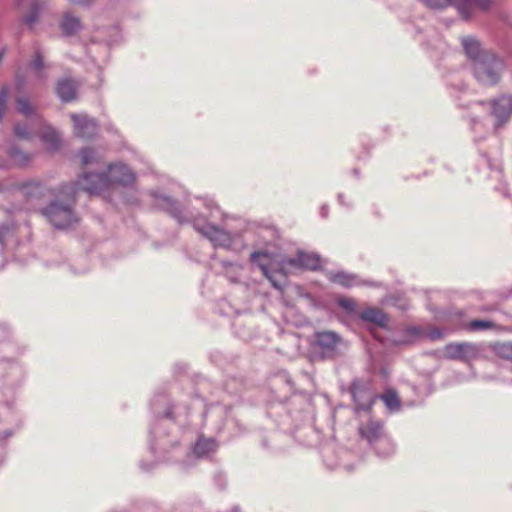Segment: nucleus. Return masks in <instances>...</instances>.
Instances as JSON below:
<instances>
[{"label": "nucleus", "mask_w": 512, "mask_h": 512, "mask_svg": "<svg viewBox=\"0 0 512 512\" xmlns=\"http://www.w3.org/2000/svg\"><path fill=\"white\" fill-rule=\"evenodd\" d=\"M80 157L84 165L90 164L95 160L94 152L89 148L82 149L80 151Z\"/></svg>", "instance_id": "obj_32"}, {"label": "nucleus", "mask_w": 512, "mask_h": 512, "mask_svg": "<svg viewBox=\"0 0 512 512\" xmlns=\"http://www.w3.org/2000/svg\"><path fill=\"white\" fill-rule=\"evenodd\" d=\"M60 28L66 36L76 34L81 30L82 24L79 18L71 13H65L60 23Z\"/></svg>", "instance_id": "obj_16"}, {"label": "nucleus", "mask_w": 512, "mask_h": 512, "mask_svg": "<svg viewBox=\"0 0 512 512\" xmlns=\"http://www.w3.org/2000/svg\"><path fill=\"white\" fill-rule=\"evenodd\" d=\"M56 91L62 101L69 102L75 99L77 87L74 81L64 79L58 82Z\"/></svg>", "instance_id": "obj_15"}, {"label": "nucleus", "mask_w": 512, "mask_h": 512, "mask_svg": "<svg viewBox=\"0 0 512 512\" xmlns=\"http://www.w3.org/2000/svg\"><path fill=\"white\" fill-rule=\"evenodd\" d=\"M504 67V62L491 52L482 54L481 59H475L471 65L476 80L486 86L498 83Z\"/></svg>", "instance_id": "obj_3"}, {"label": "nucleus", "mask_w": 512, "mask_h": 512, "mask_svg": "<svg viewBox=\"0 0 512 512\" xmlns=\"http://www.w3.org/2000/svg\"><path fill=\"white\" fill-rule=\"evenodd\" d=\"M216 213H219L222 215V213L219 211L218 207L215 206L214 210L211 212V216L216 218V215H215Z\"/></svg>", "instance_id": "obj_38"}, {"label": "nucleus", "mask_w": 512, "mask_h": 512, "mask_svg": "<svg viewBox=\"0 0 512 512\" xmlns=\"http://www.w3.org/2000/svg\"><path fill=\"white\" fill-rule=\"evenodd\" d=\"M429 338L432 340L440 339L443 336V333L438 329H432L429 331Z\"/></svg>", "instance_id": "obj_35"}, {"label": "nucleus", "mask_w": 512, "mask_h": 512, "mask_svg": "<svg viewBox=\"0 0 512 512\" xmlns=\"http://www.w3.org/2000/svg\"><path fill=\"white\" fill-rule=\"evenodd\" d=\"M28 0H17V5L23 8Z\"/></svg>", "instance_id": "obj_37"}, {"label": "nucleus", "mask_w": 512, "mask_h": 512, "mask_svg": "<svg viewBox=\"0 0 512 512\" xmlns=\"http://www.w3.org/2000/svg\"><path fill=\"white\" fill-rule=\"evenodd\" d=\"M44 68H45V65H44L43 59H42L41 55L37 54V56L31 63V69L34 72L35 76L38 77L39 79L43 78L42 70Z\"/></svg>", "instance_id": "obj_30"}, {"label": "nucleus", "mask_w": 512, "mask_h": 512, "mask_svg": "<svg viewBox=\"0 0 512 512\" xmlns=\"http://www.w3.org/2000/svg\"><path fill=\"white\" fill-rule=\"evenodd\" d=\"M6 214L5 211L0 210V216ZM14 229V223L12 221H7L5 223H0V245L3 247L5 244L6 238L12 234Z\"/></svg>", "instance_id": "obj_26"}, {"label": "nucleus", "mask_w": 512, "mask_h": 512, "mask_svg": "<svg viewBox=\"0 0 512 512\" xmlns=\"http://www.w3.org/2000/svg\"><path fill=\"white\" fill-rule=\"evenodd\" d=\"M315 341L324 356L334 355L338 345L341 343V337L332 331H322L315 333Z\"/></svg>", "instance_id": "obj_10"}, {"label": "nucleus", "mask_w": 512, "mask_h": 512, "mask_svg": "<svg viewBox=\"0 0 512 512\" xmlns=\"http://www.w3.org/2000/svg\"><path fill=\"white\" fill-rule=\"evenodd\" d=\"M74 133L81 138L90 139L97 134L98 127L94 119L84 114H72Z\"/></svg>", "instance_id": "obj_9"}, {"label": "nucleus", "mask_w": 512, "mask_h": 512, "mask_svg": "<svg viewBox=\"0 0 512 512\" xmlns=\"http://www.w3.org/2000/svg\"><path fill=\"white\" fill-rule=\"evenodd\" d=\"M361 319L365 322H371L379 327H385L387 325V316L378 308H367L361 315Z\"/></svg>", "instance_id": "obj_17"}, {"label": "nucleus", "mask_w": 512, "mask_h": 512, "mask_svg": "<svg viewBox=\"0 0 512 512\" xmlns=\"http://www.w3.org/2000/svg\"><path fill=\"white\" fill-rule=\"evenodd\" d=\"M17 110L25 115L30 116L34 112V108L30 104L29 100L27 98L20 97L16 101Z\"/></svg>", "instance_id": "obj_29"}, {"label": "nucleus", "mask_w": 512, "mask_h": 512, "mask_svg": "<svg viewBox=\"0 0 512 512\" xmlns=\"http://www.w3.org/2000/svg\"><path fill=\"white\" fill-rule=\"evenodd\" d=\"M7 101H8V89L4 87L0 91V121L2 120V118L5 114Z\"/></svg>", "instance_id": "obj_31"}, {"label": "nucleus", "mask_w": 512, "mask_h": 512, "mask_svg": "<svg viewBox=\"0 0 512 512\" xmlns=\"http://www.w3.org/2000/svg\"><path fill=\"white\" fill-rule=\"evenodd\" d=\"M49 222L57 229H66L77 222L70 204H62L59 201L51 202L43 211Z\"/></svg>", "instance_id": "obj_4"}, {"label": "nucleus", "mask_w": 512, "mask_h": 512, "mask_svg": "<svg viewBox=\"0 0 512 512\" xmlns=\"http://www.w3.org/2000/svg\"><path fill=\"white\" fill-rule=\"evenodd\" d=\"M339 305L347 310L349 313H352L355 311L356 304L354 300L350 298H342L338 301Z\"/></svg>", "instance_id": "obj_33"}, {"label": "nucleus", "mask_w": 512, "mask_h": 512, "mask_svg": "<svg viewBox=\"0 0 512 512\" xmlns=\"http://www.w3.org/2000/svg\"><path fill=\"white\" fill-rule=\"evenodd\" d=\"M350 390L356 404V413L360 411L370 412L377 399V395L372 390L371 383L356 379L352 382Z\"/></svg>", "instance_id": "obj_6"}, {"label": "nucleus", "mask_w": 512, "mask_h": 512, "mask_svg": "<svg viewBox=\"0 0 512 512\" xmlns=\"http://www.w3.org/2000/svg\"><path fill=\"white\" fill-rule=\"evenodd\" d=\"M7 152H8V155H9L13 165H15V166H19V167L26 166L31 160L30 154H27V153L19 150L15 146H11Z\"/></svg>", "instance_id": "obj_22"}, {"label": "nucleus", "mask_w": 512, "mask_h": 512, "mask_svg": "<svg viewBox=\"0 0 512 512\" xmlns=\"http://www.w3.org/2000/svg\"><path fill=\"white\" fill-rule=\"evenodd\" d=\"M331 279L333 282L338 283L344 287H352L357 284L356 277L345 272H337L333 274Z\"/></svg>", "instance_id": "obj_25"}, {"label": "nucleus", "mask_w": 512, "mask_h": 512, "mask_svg": "<svg viewBox=\"0 0 512 512\" xmlns=\"http://www.w3.org/2000/svg\"><path fill=\"white\" fill-rule=\"evenodd\" d=\"M461 43L465 54L471 61V65L474 63L475 59H481L482 54L490 53L489 51L483 50L480 42L474 37H463Z\"/></svg>", "instance_id": "obj_13"}, {"label": "nucleus", "mask_w": 512, "mask_h": 512, "mask_svg": "<svg viewBox=\"0 0 512 512\" xmlns=\"http://www.w3.org/2000/svg\"><path fill=\"white\" fill-rule=\"evenodd\" d=\"M29 8V12L24 15L23 21L26 25L32 27L38 21L43 10V6L36 1H30Z\"/></svg>", "instance_id": "obj_23"}, {"label": "nucleus", "mask_w": 512, "mask_h": 512, "mask_svg": "<svg viewBox=\"0 0 512 512\" xmlns=\"http://www.w3.org/2000/svg\"><path fill=\"white\" fill-rule=\"evenodd\" d=\"M211 206H212V202H209V203L207 204V207L210 209V208H211Z\"/></svg>", "instance_id": "obj_42"}, {"label": "nucleus", "mask_w": 512, "mask_h": 512, "mask_svg": "<svg viewBox=\"0 0 512 512\" xmlns=\"http://www.w3.org/2000/svg\"><path fill=\"white\" fill-rule=\"evenodd\" d=\"M222 264L226 276L230 278L232 281H237L239 278L240 271L242 269L241 265L230 262H223Z\"/></svg>", "instance_id": "obj_27"}, {"label": "nucleus", "mask_w": 512, "mask_h": 512, "mask_svg": "<svg viewBox=\"0 0 512 512\" xmlns=\"http://www.w3.org/2000/svg\"><path fill=\"white\" fill-rule=\"evenodd\" d=\"M73 3L79 4V5H88L91 0H70Z\"/></svg>", "instance_id": "obj_36"}, {"label": "nucleus", "mask_w": 512, "mask_h": 512, "mask_svg": "<svg viewBox=\"0 0 512 512\" xmlns=\"http://www.w3.org/2000/svg\"><path fill=\"white\" fill-rule=\"evenodd\" d=\"M75 201V198L74 196L72 195L71 198H70V202L73 203Z\"/></svg>", "instance_id": "obj_40"}, {"label": "nucleus", "mask_w": 512, "mask_h": 512, "mask_svg": "<svg viewBox=\"0 0 512 512\" xmlns=\"http://www.w3.org/2000/svg\"><path fill=\"white\" fill-rule=\"evenodd\" d=\"M499 354L504 358L512 360V343L502 344L499 348Z\"/></svg>", "instance_id": "obj_34"}, {"label": "nucleus", "mask_w": 512, "mask_h": 512, "mask_svg": "<svg viewBox=\"0 0 512 512\" xmlns=\"http://www.w3.org/2000/svg\"><path fill=\"white\" fill-rule=\"evenodd\" d=\"M491 5V0H457L456 8L463 18L470 16L472 6H477L481 10H487Z\"/></svg>", "instance_id": "obj_14"}, {"label": "nucleus", "mask_w": 512, "mask_h": 512, "mask_svg": "<svg viewBox=\"0 0 512 512\" xmlns=\"http://www.w3.org/2000/svg\"><path fill=\"white\" fill-rule=\"evenodd\" d=\"M37 124L40 131H34L32 133L26 126L16 125L14 127V134L20 139H30L34 133L38 134L47 150L54 151L58 149L61 139L57 131L50 126L45 125L41 119L37 120Z\"/></svg>", "instance_id": "obj_5"}, {"label": "nucleus", "mask_w": 512, "mask_h": 512, "mask_svg": "<svg viewBox=\"0 0 512 512\" xmlns=\"http://www.w3.org/2000/svg\"><path fill=\"white\" fill-rule=\"evenodd\" d=\"M22 194L28 199H38L45 195V189L40 182L32 181L21 186Z\"/></svg>", "instance_id": "obj_19"}, {"label": "nucleus", "mask_w": 512, "mask_h": 512, "mask_svg": "<svg viewBox=\"0 0 512 512\" xmlns=\"http://www.w3.org/2000/svg\"><path fill=\"white\" fill-rule=\"evenodd\" d=\"M358 433L362 439L367 440L375 448L378 455L387 457L393 454L394 445L391 439L385 435L380 421L368 418L366 422L359 425Z\"/></svg>", "instance_id": "obj_2"}, {"label": "nucleus", "mask_w": 512, "mask_h": 512, "mask_svg": "<svg viewBox=\"0 0 512 512\" xmlns=\"http://www.w3.org/2000/svg\"><path fill=\"white\" fill-rule=\"evenodd\" d=\"M444 354L450 360L469 362L479 356L480 349L474 343H450L444 347Z\"/></svg>", "instance_id": "obj_8"}, {"label": "nucleus", "mask_w": 512, "mask_h": 512, "mask_svg": "<svg viewBox=\"0 0 512 512\" xmlns=\"http://www.w3.org/2000/svg\"><path fill=\"white\" fill-rule=\"evenodd\" d=\"M133 172L123 164L109 165L102 174L85 173L78 180V189L90 194H98L112 185L127 186L134 182Z\"/></svg>", "instance_id": "obj_1"}, {"label": "nucleus", "mask_w": 512, "mask_h": 512, "mask_svg": "<svg viewBox=\"0 0 512 512\" xmlns=\"http://www.w3.org/2000/svg\"><path fill=\"white\" fill-rule=\"evenodd\" d=\"M321 215H322L323 217H326V216H327V209H326V207H324V206L321 208Z\"/></svg>", "instance_id": "obj_39"}, {"label": "nucleus", "mask_w": 512, "mask_h": 512, "mask_svg": "<svg viewBox=\"0 0 512 512\" xmlns=\"http://www.w3.org/2000/svg\"><path fill=\"white\" fill-rule=\"evenodd\" d=\"M153 197L155 199L156 207L170 213L173 217L181 221L179 210L170 198L156 193H153Z\"/></svg>", "instance_id": "obj_18"}, {"label": "nucleus", "mask_w": 512, "mask_h": 512, "mask_svg": "<svg viewBox=\"0 0 512 512\" xmlns=\"http://www.w3.org/2000/svg\"><path fill=\"white\" fill-rule=\"evenodd\" d=\"M216 448L217 444L213 439H200L195 444L193 452L197 457H205L214 452Z\"/></svg>", "instance_id": "obj_21"}, {"label": "nucleus", "mask_w": 512, "mask_h": 512, "mask_svg": "<svg viewBox=\"0 0 512 512\" xmlns=\"http://www.w3.org/2000/svg\"><path fill=\"white\" fill-rule=\"evenodd\" d=\"M512 114V96L503 95L492 102V115L496 118V127L505 123Z\"/></svg>", "instance_id": "obj_11"}, {"label": "nucleus", "mask_w": 512, "mask_h": 512, "mask_svg": "<svg viewBox=\"0 0 512 512\" xmlns=\"http://www.w3.org/2000/svg\"><path fill=\"white\" fill-rule=\"evenodd\" d=\"M288 263L292 266L316 270L321 265V259L317 254L300 252L296 258L290 259Z\"/></svg>", "instance_id": "obj_12"}, {"label": "nucleus", "mask_w": 512, "mask_h": 512, "mask_svg": "<svg viewBox=\"0 0 512 512\" xmlns=\"http://www.w3.org/2000/svg\"><path fill=\"white\" fill-rule=\"evenodd\" d=\"M193 226L195 230L209 239L214 247H221L225 249H230L232 247L234 239L231 233L211 223L201 224L198 219H195Z\"/></svg>", "instance_id": "obj_7"}, {"label": "nucleus", "mask_w": 512, "mask_h": 512, "mask_svg": "<svg viewBox=\"0 0 512 512\" xmlns=\"http://www.w3.org/2000/svg\"><path fill=\"white\" fill-rule=\"evenodd\" d=\"M495 324L489 320H473L467 324V329L470 331H482L492 329Z\"/></svg>", "instance_id": "obj_28"}, {"label": "nucleus", "mask_w": 512, "mask_h": 512, "mask_svg": "<svg viewBox=\"0 0 512 512\" xmlns=\"http://www.w3.org/2000/svg\"><path fill=\"white\" fill-rule=\"evenodd\" d=\"M4 167H5L4 163L0 162V168H4Z\"/></svg>", "instance_id": "obj_41"}, {"label": "nucleus", "mask_w": 512, "mask_h": 512, "mask_svg": "<svg viewBox=\"0 0 512 512\" xmlns=\"http://www.w3.org/2000/svg\"><path fill=\"white\" fill-rule=\"evenodd\" d=\"M380 398L391 412H396L400 409L401 402L394 390H387Z\"/></svg>", "instance_id": "obj_24"}, {"label": "nucleus", "mask_w": 512, "mask_h": 512, "mask_svg": "<svg viewBox=\"0 0 512 512\" xmlns=\"http://www.w3.org/2000/svg\"><path fill=\"white\" fill-rule=\"evenodd\" d=\"M269 255L267 252L257 251L251 254V261L253 263H257L263 274L272 282L273 286L276 288H280L277 283L272 279V276L269 273L268 265L264 261V259L268 258Z\"/></svg>", "instance_id": "obj_20"}]
</instances>
